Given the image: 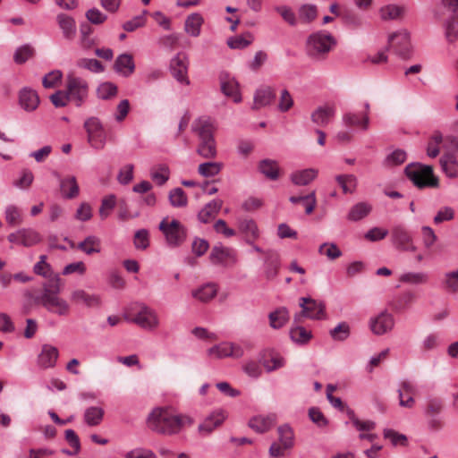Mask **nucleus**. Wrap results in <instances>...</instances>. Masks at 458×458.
I'll list each match as a JSON object with an SVG mask.
<instances>
[{
    "mask_svg": "<svg viewBox=\"0 0 458 458\" xmlns=\"http://www.w3.org/2000/svg\"><path fill=\"white\" fill-rule=\"evenodd\" d=\"M67 93L69 98L76 101V106H80L88 96V83L85 80L69 75L67 77Z\"/></svg>",
    "mask_w": 458,
    "mask_h": 458,
    "instance_id": "obj_9",
    "label": "nucleus"
},
{
    "mask_svg": "<svg viewBox=\"0 0 458 458\" xmlns=\"http://www.w3.org/2000/svg\"><path fill=\"white\" fill-rule=\"evenodd\" d=\"M19 105L27 112L36 110L39 105L37 91L29 87L22 88L19 92Z\"/></svg>",
    "mask_w": 458,
    "mask_h": 458,
    "instance_id": "obj_16",
    "label": "nucleus"
},
{
    "mask_svg": "<svg viewBox=\"0 0 458 458\" xmlns=\"http://www.w3.org/2000/svg\"><path fill=\"white\" fill-rule=\"evenodd\" d=\"M238 225L240 231L245 235V241L248 244H252L259 238V229L253 219L241 218L238 220Z\"/></svg>",
    "mask_w": 458,
    "mask_h": 458,
    "instance_id": "obj_24",
    "label": "nucleus"
},
{
    "mask_svg": "<svg viewBox=\"0 0 458 458\" xmlns=\"http://www.w3.org/2000/svg\"><path fill=\"white\" fill-rule=\"evenodd\" d=\"M220 81L222 92L225 96L233 98L234 102H241L242 98L239 91V84L236 80L225 75L221 76Z\"/></svg>",
    "mask_w": 458,
    "mask_h": 458,
    "instance_id": "obj_26",
    "label": "nucleus"
},
{
    "mask_svg": "<svg viewBox=\"0 0 458 458\" xmlns=\"http://www.w3.org/2000/svg\"><path fill=\"white\" fill-rule=\"evenodd\" d=\"M406 176L420 188H437L439 185L438 179L433 174L431 165L421 164H410L404 169Z\"/></svg>",
    "mask_w": 458,
    "mask_h": 458,
    "instance_id": "obj_3",
    "label": "nucleus"
},
{
    "mask_svg": "<svg viewBox=\"0 0 458 458\" xmlns=\"http://www.w3.org/2000/svg\"><path fill=\"white\" fill-rule=\"evenodd\" d=\"M222 206L223 200L221 199H213L207 203L198 214L199 221L203 224L208 223L216 214H218Z\"/></svg>",
    "mask_w": 458,
    "mask_h": 458,
    "instance_id": "obj_27",
    "label": "nucleus"
},
{
    "mask_svg": "<svg viewBox=\"0 0 458 458\" xmlns=\"http://www.w3.org/2000/svg\"><path fill=\"white\" fill-rule=\"evenodd\" d=\"M233 258L234 255L233 250L224 247L222 244L214 246L209 254V259L213 264H222L227 259Z\"/></svg>",
    "mask_w": 458,
    "mask_h": 458,
    "instance_id": "obj_34",
    "label": "nucleus"
},
{
    "mask_svg": "<svg viewBox=\"0 0 458 458\" xmlns=\"http://www.w3.org/2000/svg\"><path fill=\"white\" fill-rule=\"evenodd\" d=\"M61 288V278L59 276H55L43 284V291L40 295L35 298V302L42 305L49 312L58 316L69 315V303L64 299L59 297Z\"/></svg>",
    "mask_w": 458,
    "mask_h": 458,
    "instance_id": "obj_2",
    "label": "nucleus"
},
{
    "mask_svg": "<svg viewBox=\"0 0 458 458\" xmlns=\"http://www.w3.org/2000/svg\"><path fill=\"white\" fill-rule=\"evenodd\" d=\"M371 211V206L366 202H359L352 206L347 215V219L352 222L361 220Z\"/></svg>",
    "mask_w": 458,
    "mask_h": 458,
    "instance_id": "obj_40",
    "label": "nucleus"
},
{
    "mask_svg": "<svg viewBox=\"0 0 458 458\" xmlns=\"http://www.w3.org/2000/svg\"><path fill=\"white\" fill-rule=\"evenodd\" d=\"M391 237L394 245L403 251H415L416 246L412 242V237L405 227L395 225L391 230Z\"/></svg>",
    "mask_w": 458,
    "mask_h": 458,
    "instance_id": "obj_12",
    "label": "nucleus"
},
{
    "mask_svg": "<svg viewBox=\"0 0 458 458\" xmlns=\"http://www.w3.org/2000/svg\"><path fill=\"white\" fill-rule=\"evenodd\" d=\"M58 25L63 31L64 37L69 40L72 39L76 34L75 21L71 16L60 13L56 17Z\"/></svg>",
    "mask_w": 458,
    "mask_h": 458,
    "instance_id": "obj_33",
    "label": "nucleus"
},
{
    "mask_svg": "<svg viewBox=\"0 0 458 458\" xmlns=\"http://www.w3.org/2000/svg\"><path fill=\"white\" fill-rule=\"evenodd\" d=\"M33 271L35 274L47 278L48 281L52 279L57 274H54L50 264L47 262V256L41 255L38 262L34 265Z\"/></svg>",
    "mask_w": 458,
    "mask_h": 458,
    "instance_id": "obj_46",
    "label": "nucleus"
},
{
    "mask_svg": "<svg viewBox=\"0 0 458 458\" xmlns=\"http://www.w3.org/2000/svg\"><path fill=\"white\" fill-rule=\"evenodd\" d=\"M77 66L95 73L102 72L105 70L101 62L93 58H81L77 61Z\"/></svg>",
    "mask_w": 458,
    "mask_h": 458,
    "instance_id": "obj_56",
    "label": "nucleus"
},
{
    "mask_svg": "<svg viewBox=\"0 0 458 458\" xmlns=\"http://www.w3.org/2000/svg\"><path fill=\"white\" fill-rule=\"evenodd\" d=\"M394 326V317L386 311L379 313L369 320V328L377 335H382L390 332Z\"/></svg>",
    "mask_w": 458,
    "mask_h": 458,
    "instance_id": "obj_13",
    "label": "nucleus"
},
{
    "mask_svg": "<svg viewBox=\"0 0 458 458\" xmlns=\"http://www.w3.org/2000/svg\"><path fill=\"white\" fill-rule=\"evenodd\" d=\"M196 152L203 158H215L217 155L216 139L199 140Z\"/></svg>",
    "mask_w": 458,
    "mask_h": 458,
    "instance_id": "obj_31",
    "label": "nucleus"
},
{
    "mask_svg": "<svg viewBox=\"0 0 458 458\" xmlns=\"http://www.w3.org/2000/svg\"><path fill=\"white\" fill-rule=\"evenodd\" d=\"M298 18L301 23L310 24L318 18V7L313 4H301L298 9Z\"/></svg>",
    "mask_w": 458,
    "mask_h": 458,
    "instance_id": "obj_37",
    "label": "nucleus"
},
{
    "mask_svg": "<svg viewBox=\"0 0 458 458\" xmlns=\"http://www.w3.org/2000/svg\"><path fill=\"white\" fill-rule=\"evenodd\" d=\"M336 41L328 32L320 30L310 34L307 38V51L310 56L327 54Z\"/></svg>",
    "mask_w": 458,
    "mask_h": 458,
    "instance_id": "obj_4",
    "label": "nucleus"
},
{
    "mask_svg": "<svg viewBox=\"0 0 458 458\" xmlns=\"http://www.w3.org/2000/svg\"><path fill=\"white\" fill-rule=\"evenodd\" d=\"M253 40V35L248 31L244 34L229 38L227 39V45L232 49H243L250 46Z\"/></svg>",
    "mask_w": 458,
    "mask_h": 458,
    "instance_id": "obj_41",
    "label": "nucleus"
},
{
    "mask_svg": "<svg viewBox=\"0 0 458 458\" xmlns=\"http://www.w3.org/2000/svg\"><path fill=\"white\" fill-rule=\"evenodd\" d=\"M343 122L346 126L349 127H360L363 131L368 130L369 124V117L366 113L363 115H360L355 113L348 112L344 114Z\"/></svg>",
    "mask_w": 458,
    "mask_h": 458,
    "instance_id": "obj_32",
    "label": "nucleus"
},
{
    "mask_svg": "<svg viewBox=\"0 0 458 458\" xmlns=\"http://www.w3.org/2000/svg\"><path fill=\"white\" fill-rule=\"evenodd\" d=\"M388 47L402 59H410L412 55L411 36L406 30L394 32L388 37Z\"/></svg>",
    "mask_w": 458,
    "mask_h": 458,
    "instance_id": "obj_7",
    "label": "nucleus"
},
{
    "mask_svg": "<svg viewBox=\"0 0 458 458\" xmlns=\"http://www.w3.org/2000/svg\"><path fill=\"white\" fill-rule=\"evenodd\" d=\"M404 9L395 4H387L379 10L380 18L383 21L395 20L403 13Z\"/></svg>",
    "mask_w": 458,
    "mask_h": 458,
    "instance_id": "obj_49",
    "label": "nucleus"
},
{
    "mask_svg": "<svg viewBox=\"0 0 458 458\" xmlns=\"http://www.w3.org/2000/svg\"><path fill=\"white\" fill-rule=\"evenodd\" d=\"M335 181L341 186L343 192L352 193L357 187V178L353 174H339L336 175Z\"/></svg>",
    "mask_w": 458,
    "mask_h": 458,
    "instance_id": "obj_45",
    "label": "nucleus"
},
{
    "mask_svg": "<svg viewBox=\"0 0 458 458\" xmlns=\"http://www.w3.org/2000/svg\"><path fill=\"white\" fill-rule=\"evenodd\" d=\"M217 293V287L215 284H207L192 292V296L200 301L206 302L212 300Z\"/></svg>",
    "mask_w": 458,
    "mask_h": 458,
    "instance_id": "obj_43",
    "label": "nucleus"
},
{
    "mask_svg": "<svg viewBox=\"0 0 458 458\" xmlns=\"http://www.w3.org/2000/svg\"><path fill=\"white\" fill-rule=\"evenodd\" d=\"M318 176V170L307 168L296 171L290 175L292 182L298 186H306L310 184Z\"/></svg>",
    "mask_w": 458,
    "mask_h": 458,
    "instance_id": "obj_30",
    "label": "nucleus"
},
{
    "mask_svg": "<svg viewBox=\"0 0 458 458\" xmlns=\"http://www.w3.org/2000/svg\"><path fill=\"white\" fill-rule=\"evenodd\" d=\"M335 115V108L328 106H318L312 112L311 121L319 127H326Z\"/></svg>",
    "mask_w": 458,
    "mask_h": 458,
    "instance_id": "obj_25",
    "label": "nucleus"
},
{
    "mask_svg": "<svg viewBox=\"0 0 458 458\" xmlns=\"http://www.w3.org/2000/svg\"><path fill=\"white\" fill-rule=\"evenodd\" d=\"M275 11L280 14L283 20L288 23L292 27H295L298 24V19L293 11V9L288 5H277L275 7Z\"/></svg>",
    "mask_w": 458,
    "mask_h": 458,
    "instance_id": "obj_55",
    "label": "nucleus"
},
{
    "mask_svg": "<svg viewBox=\"0 0 458 458\" xmlns=\"http://www.w3.org/2000/svg\"><path fill=\"white\" fill-rule=\"evenodd\" d=\"M279 441L284 448L288 449L293 445L294 435L291 427L287 424L282 425L277 428Z\"/></svg>",
    "mask_w": 458,
    "mask_h": 458,
    "instance_id": "obj_52",
    "label": "nucleus"
},
{
    "mask_svg": "<svg viewBox=\"0 0 458 458\" xmlns=\"http://www.w3.org/2000/svg\"><path fill=\"white\" fill-rule=\"evenodd\" d=\"M150 176L158 185H164L170 176L169 167L166 165H159L151 170Z\"/></svg>",
    "mask_w": 458,
    "mask_h": 458,
    "instance_id": "obj_53",
    "label": "nucleus"
},
{
    "mask_svg": "<svg viewBox=\"0 0 458 458\" xmlns=\"http://www.w3.org/2000/svg\"><path fill=\"white\" fill-rule=\"evenodd\" d=\"M445 36L449 43H454L458 38V16L451 15L444 24Z\"/></svg>",
    "mask_w": 458,
    "mask_h": 458,
    "instance_id": "obj_44",
    "label": "nucleus"
},
{
    "mask_svg": "<svg viewBox=\"0 0 458 458\" xmlns=\"http://www.w3.org/2000/svg\"><path fill=\"white\" fill-rule=\"evenodd\" d=\"M276 415L256 416L250 420L249 427L258 433L267 431L275 423Z\"/></svg>",
    "mask_w": 458,
    "mask_h": 458,
    "instance_id": "obj_29",
    "label": "nucleus"
},
{
    "mask_svg": "<svg viewBox=\"0 0 458 458\" xmlns=\"http://www.w3.org/2000/svg\"><path fill=\"white\" fill-rule=\"evenodd\" d=\"M170 71L176 81L186 85L190 84L187 77L188 61L184 54H178L171 60Z\"/></svg>",
    "mask_w": 458,
    "mask_h": 458,
    "instance_id": "obj_15",
    "label": "nucleus"
},
{
    "mask_svg": "<svg viewBox=\"0 0 458 458\" xmlns=\"http://www.w3.org/2000/svg\"><path fill=\"white\" fill-rule=\"evenodd\" d=\"M115 203L116 199L115 196L113 194H110L103 198L101 201V206L99 208V216L102 220H105L109 216L110 213L115 207Z\"/></svg>",
    "mask_w": 458,
    "mask_h": 458,
    "instance_id": "obj_62",
    "label": "nucleus"
},
{
    "mask_svg": "<svg viewBox=\"0 0 458 458\" xmlns=\"http://www.w3.org/2000/svg\"><path fill=\"white\" fill-rule=\"evenodd\" d=\"M440 165L443 171L448 177L458 176V162L453 156H443L440 158Z\"/></svg>",
    "mask_w": 458,
    "mask_h": 458,
    "instance_id": "obj_47",
    "label": "nucleus"
},
{
    "mask_svg": "<svg viewBox=\"0 0 458 458\" xmlns=\"http://www.w3.org/2000/svg\"><path fill=\"white\" fill-rule=\"evenodd\" d=\"M259 171L271 181H276L279 178V165L276 160L265 158L259 163Z\"/></svg>",
    "mask_w": 458,
    "mask_h": 458,
    "instance_id": "obj_28",
    "label": "nucleus"
},
{
    "mask_svg": "<svg viewBox=\"0 0 458 458\" xmlns=\"http://www.w3.org/2000/svg\"><path fill=\"white\" fill-rule=\"evenodd\" d=\"M117 94V87L110 81L101 83L97 89V95L98 98L106 100Z\"/></svg>",
    "mask_w": 458,
    "mask_h": 458,
    "instance_id": "obj_57",
    "label": "nucleus"
},
{
    "mask_svg": "<svg viewBox=\"0 0 458 458\" xmlns=\"http://www.w3.org/2000/svg\"><path fill=\"white\" fill-rule=\"evenodd\" d=\"M33 180V173L30 170L24 168L21 171L20 178L13 181V185L21 190H26L32 184Z\"/></svg>",
    "mask_w": 458,
    "mask_h": 458,
    "instance_id": "obj_63",
    "label": "nucleus"
},
{
    "mask_svg": "<svg viewBox=\"0 0 458 458\" xmlns=\"http://www.w3.org/2000/svg\"><path fill=\"white\" fill-rule=\"evenodd\" d=\"M191 131L198 136L199 140L213 139L216 127L210 117L200 116L192 122Z\"/></svg>",
    "mask_w": 458,
    "mask_h": 458,
    "instance_id": "obj_14",
    "label": "nucleus"
},
{
    "mask_svg": "<svg viewBox=\"0 0 458 458\" xmlns=\"http://www.w3.org/2000/svg\"><path fill=\"white\" fill-rule=\"evenodd\" d=\"M168 199L174 208H184L187 206L188 198L182 188H174L169 191Z\"/></svg>",
    "mask_w": 458,
    "mask_h": 458,
    "instance_id": "obj_48",
    "label": "nucleus"
},
{
    "mask_svg": "<svg viewBox=\"0 0 458 458\" xmlns=\"http://www.w3.org/2000/svg\"><path fill=\"white\" fill-rule=\"evenodd\" d=\"M35 50L30 45H23L18 47L13 55V59L16 64H21L28 61L34 55Z\"/></svg>",
    "mask_w": 458,
    "mask_h": 458,
    "instance_id": "obj_59",
    "label": "nucleus"
},
{
    "mask_svg": "<svg viewBox=\"0 0 458 458\" xmlns=\"http://www.w3.org/2000/svg\"><path fill=\"white\" fill-rule=\"evenodd\" d=\"M311 336H312L311 332L308 331L306 328H304L303 327H301V326L293 327L290 330L291 339L294 343L299 344H307L310 340Z\"/></svg>",
    "mask_w": 458,
    "mask_h": 458,
    "instance_id": "obj_50",
    "label": "nucleus"
},
{
    "mask_svg": "<svg viewBox=\"0 0 458 458\" xmlns=\"http://www.w3.org/2000/svg\"><path fill=\"white\" fill-rule=\"evenodd\" d=\"M104 417V410L100 407L91 406L85 410L84 420L87 425L93 427L101 423Z\"/></svg>",
    "mask_w": 458,
    "mask_h": 458,
    "instance_id": "obj_42",
    "label": "nucleus"
},
{
    "mask_svg": "<svg viewBox=\"0 0 458 458\" xmlns=\"http://www.w3.org/2000/svg\"><path fill=\"white\" fill-rule=\"evenodd\" d=\"M223 165L218 162L202 163L198 167V172L204 177H212L219 174Z\"/></svg>",
    "mask_w": 458,
    "mask_h": 458,
    "instance_id": "obj_54",
    "label": "nucleus"
},
{
    "mask_svg": "<svg viewBox=\"0 0 458 458\" xmlns=\"http://www.w3.org/2000/svg\"><path fill=\"white\" fill-rule=\"evenodd\" d=\"M189 416L174 415L167 409L156 408L148 417V427L161 435L172 436L181 432L185 424L191 425Z\"/></svg>",
    "mask_w": 458,
    "mask_h": 458,
    "instance_id": "obj_1",
    "label": "nucleus"
},
{
    "mask_svg": "<svg viewBox=\"0 0 458 458\" xmlns=\"http://www.w3.org/2000/svg\"><path fill=\"white\" fill-rule=\"evenodd\" d=\"M203 22V17L198 13H193L186 18L184 30L191 37H198L200 34V28Z\"/></svg>",
    "mask_w": 458,
    "mask_h": 458,
    "instance_id": "obj_35",
    "label": "nucleus"
},
{
    "mask_svg": "<svg viewBox=\"0 0 458 458\" xmlns=\"http://www.w3.org/2000/svg\"><path fill=\"white\" fill-rule=\"evenodd\" d=\"M318 253L327 256L331 260L342 256L341 250L334 242H325L321 244L318 248Z\"/></svg>",
    "mask_w": 458,
    "mask_h": 458,
    "instance_id": "obj_60",
    "label": "nucleus"
},
{
    "mask_svg": "<svg viewBox=\"0 0 458 458\" xmlns=\"http://www.w3.org/2000/svg\"><path fill=\"white\" fill-rule=\"evenodd\" d=\"M265 258V276L267 279H274L280 267V256L276 251L267 250Z\"/></svg>",
    "mask_w": 458,
    "mask_h": 458,
    "instance_id": "obj_22",
    "label": "nucleus"
},
{
    "mask_svg": "<svg viewBox=\"0 0 458 458\" xmlns=\"http://www.w3.org/2000/svg\"><path fill=\"white\" fill-rule=\"evenodd\" d=\"M158 228L165 235V242L170 247H178L186 240L187 230L176 219L168 222V218L165 217L160 222Z\"/></svg>",
    "mask_w": 458,
    "mask_h": 458,
    "instance_id": "obj_5",
    "label": "nucleus"
},
{
    "mask_svg": "<svg viewBox=\"0 0 458 458\" xmlns=\"http://www.w3.org/2000/svg\"><path fill=\"white\" fill-rule=\"evenodd\" d=\"M7 239L12 243L31 247L39 243L42 241V236L32 228H21L10 233Z\"/></svg>",
    "mask_w": 458,
    "mask_h": 458,
    "instance_id": "obj_10",
    "label": "nucleus"
},
{
    "mask_svg": "<svg viewBox=\"0 0 458 458\" xmlns=\"http://www.w3.org/2000/svg\"><path fill=\"white\" fill-rule=\"evenodd\" d=\"M59 352L57 348L50 344H44L38 354L37 363L41 369H49L55 366Z\"/></svg>",
    "mask_w": 458,
    "mask_h": 458,
    "instance_id": "obj_19",
    "label": "nucleus"
},
{
    "mask_svg": "<svg viewBox=\"0 0 458 458\" xmlns=\"http://www.w3.org/2000/svg\"><path fill=\"white\" fill-rule=\"evenodd\" d=\"M71 300L76 304H83L87 308H98L101 305L100 296L89 293L84 290H74L71 294Z\"/></svg>",
    "mask_w": 458,
    "mask_h": 458,
    "instance_id": "obj_20",
    "label": "nucleus"
},
{
    "mask_svg": "<svg viewBox=\"0 0 458 458\" xmlns=\"http://www.w3.org/2000/svg\"><path fill=\"white\" fill-rule=\"evenodd\" d=\"M406 160V152L403 149H395L390 153L384 160L385 166L400 165Z\"/></svg>",
    "mask_w": 458,
    "mask_h": 458,
    "instance_id": "obj_61",
    "label": "nucleus"
},
{
    "mask_svg": "<svg viewBox=\"0 0 458 458\" xmlns=\"http://www.w3.org/2000/svg\"><path fill=\"white\" fill-rule=\"evenodd\" d=\"M114 72L125 78L131 76L135 71V63L131 54L123 53L119 55L114 60Z\"/></svg>",
    "mask_w": 458,
    "mask_h": 458,
    "instance_id": "obj_18",
    "label": "nucleus"
},
{
    "mask_svg": "<svg viewBox=\"0 0 458 458\" xmlns=\"http://www.w3.org/2000/svg\"><path fill=\"white\" fill-rule=\"evenodd\" d=\"M100 245L101 241L98 237L95 235H89L82 242L78 243L77 248L87 255H91L93 253L100 252Z\"/></svg>",
    "mask_w": 458,
    "mask_h": 458,
    "instance_id": "obj_38",
    "label": "nucleus"
},
{
    "mask_svg": "<svg viewBox=\"0 0 458 458\" xmlns=\"http://www.w3.org/2000/svg\"><path fill=\"white\" fill-rule=\"evenodd\" d=\"M131 322H133L144 329H155L159 325V320L156 311L145 304H140V310L131 318H129Z\"/></svg>",
    "mask_w": 458,
    "mask_h": 458,
    "instance_id": "obj_11",
    "label": "nucleus"
},
{
    "mask_svg": "<svg viewBox=\"0 0 458 458\" xmlns=\"http://www.w3.org/2000/svg\"><path fill=\"white\" fill-rule=\"evenodd\" d=\"M62 196L67 199L78 197L80 193L79 184L75 176H67L59 180Z\"/></svg>",
    "mask_w": 458,
    "mask_h": 458,
    "instance_id": "obj_23",
    "label": "nucleus"
},
{
    "mask_svg": "<svg viewBox=\"0 0 458 458\" xmlns=\"http://www.w3.org/2000/svg\"><path fill=\"white\" fill-rule=\"evenodd\" d=\"M276 98L275 90L268 86L258 89L254 94L253 109H259L261 107L270 105Z\"/></svg>",
    "mask_w": 458,
    "mask_h": 458,
    "instance_id": "obj_21",
    "label": "nucleus"
},
{
    "mask_svg": "<svg viewBox=\"0 0 458 458\" xmlns=\"http://www.w3.org/2000/svg\"><path fill=\"white\" fill-rule=\"evenodd\" d=\"M415 300V294L411 292H406L396 298L393 303V309L396 312H402L408 309Z\"/></svg>",
    "mask_w": 458,
    "mask_h": 458,
    "instance_id": "obj_51",
    "label": "nucleus"
},
{
    "mask_svg": "<svg viewBox=\"0 0 458 458\" xmlns=\"http://www.w3.org/2000/svg\"><path fill=\"white\" fill-rule=\"evenodd\" d=\"M225 415L222 410L210 413L198 427V431L202 436L209 435L216 428L219 427L225 420Z\"/></svg>",
    "mask_w": 458,
    "mask_h": 458,
    "instance_id": "obj_17",
    "label": "nucleus"
},
{
    "mask_svg": "<svg viewBox=\"0 0 458 458\" xmlns=\"http://www.w3.org/2000/svg\"><path fill=\"white\" fill-rule=\"evenodd\" d=\"M88 134V142L95 149H103L106 142V134L102 123L98 117H89L84 122Z\"/></svg>",
    "mask_w": 458,
    "mask_h": 458,
    "instance_id": "obj_6",
    "label": "nucleus"
},
{
    "mask_svg": "<svg viewBox=\"0 0 458 458\" xmlns=\"http://www.w3.org/2000/svg\"><path fill=\"white\" fill-rule=\"evenodd\" d=\"M289 201L293 204H302L305 207V212L308 215L313 212L317 204L315 191H311L305 196H291L289 198Z\"/></svg>",
    "mask_w": 458,
    "mask_h": 458,
    "instance_id": "obj_39",
    "label": "nucleus"
},
{
    "mask_svg": "<svg viewBox=\"0 0 458 458\" xmlns=\"http://www.w3.org/2000/svg\"><path fill=\"white\" fill-rule=\"evenodd\" d=\"M300 307L302 309L301 314L294 316L295 322H299L301 316L317 320L326 318V306L322 301L309 297H301L300 299Z\"/></svg>",
    "mask_w": 458,
    "mask_h": 458,
    "instance_id": "obj_8",
    "label": "nucleus"
},
{
    "mask_svg": "<svg viewBox=\"0 0 458 458\" xmlns=\"http://www.w3.org/2000/svg\"><path fill=\"white\" fill-rule=\"evenodd\" d=\"M349 335L350 327L346 322H341L330 330V336L335 341H344Z\"/></svg>",
    "mask_w": 458,
    "mask_h": 458,
    "instance_id": "obj_64",
    "label": "nucleus"
},
{
    "mask_svg": "<svg viewBox=\"0 0 458 458\" xmlns=\"http://www.w3.org/2000/svg\"><path fill=\"white\" fill-rule=\"evenodd\" d=\"M269 325L274 329L283 327L289 320V311L285 307H281L268 315Z\"/></svg>",
    "mask_w": 458,
    "mask_h": 458,
    "instance_id": "obj_36",
    "label": "nucleus"
},
{
    "mask_svg": "<svg viewBox=\"0 0 458 458\" xmlns=\"http://www.w3.org/2000/svg\"><path fill=\"white\" fill-rule=\"evenodd\" d=\"M4 216L7 224L12 226L18 225L22 222V216L20 209L13 205H9L6 207Z\"/></svg>",
    "mask_w": 458,
    "mask_h": 458,
    "instance_id": "obj_58",
    "label": "nucleus"
}]
</instances>
